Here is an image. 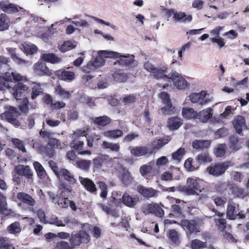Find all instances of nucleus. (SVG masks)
<instances>
[{
	"mask_svg": "<svg viewBox=\"0 0 249 249\" xmlns=\"http://www.w3.org/2000/svg\"><path fill=\"white\" fill-rule=\"evenodd\" d=\"M206 246V242H202L198 239L192 241L191 247L192 249H203Z\"/></svg>",
	"mask_w": 249,
	"mask_h": 249,
	"instance_id": "50",
	"label": "nucleus"
},
{
	"mask_svg": "<svg viewBox=\"0 0 249 249\" xmlns=\"http://www.w3.org/2000/svg\"><path fill=\"white\" fill-rule=\"evenodd\" d=\"M232 124L238 134L242 132L243 128L246 126L245 119L241 116H238L235 117L233 121Z\"/></svg>",
	"mask_w": 249,
	"mask_h": 249,
	"instance_id": "24",
	"label": "nucleus"
},
{
	"mask_svg": "<svg viewBox=\"0 0 249 249\" xmlns=\"http://www.w3.org/2000/svg\"><path fill=\"white\" fill-rule=\"evenodd\" d=\"M65 192L70 193L71 190L66 188L62 189H59V196L55 195L52 192H49L48 195L54 203L57 204L62 208H66L68 207L70 200L67 197H66V195H63V193Z\"/></svg>",
	"mask_w": 249,
	"mask_h": 249,
	"instance_id": "7",
	"label": "nucleus"
},
{
	"mask_svg": "<svg viewBox=\"0 0 249 249\" xmlns=\"http://www.w3.org/2000/svg\"><path fill=\"white\" fill-rule=\"evenodd\" d=\"M112 76L114 81L118 82H123L126 80L127 77L126 74L119 70L116 71Z\"/></svg>",
	"mask_w": 249,
	"mask_h": 249,
	"instance_id": "42",
	"label": "nucleus"
},
{
	"mask_svg": "<svg viewBox=\"0 0 249 249\" xmlns=\"http://www.w3.org/2000/svg\"><path fill=\"white\" fill-rule=\"evenodd\" d=\"M141 210L145 214L153 213L159 217L164 215L163 209L157 203H146L142 205Z\"/></svg>",
	"mask_w": 249,
	"mask_h": 249,
	"instance_id": "10",
	"label": "nucleus"
},
{
	"mask_svg": "<svg viewBox=\"0 0 249 249\" xmlns=\"http://www.w3.org/2000/svg\"><path fill=\"white\" fill-rule=\"evenodd\" d=\"M98 55L105 59V58H116L120 56V53L117 52L101 50L98 52Z\"/></svg>",
	"mask_w": 249,
	"mask_h": 249,
	"instance_id": "29",
	"label": "nucleus"
},
{
	"mask_svg": "<svg viewBox=\"0 0 249 249\" xmlns=\"http://www.w3.org/2000/svg\"><path fill=\"white\" fill-rule=\"evenodd\" d=\"M15 170L18 175L24 176L28 178H30L32 177V171L28 166H24L19 165L15 168Z\"/></svg>",
	"mask_w": 249,
	"mask_h": 249,
	"instance_id": "25",
	"label": "nucleus"
},
{
	"mask_svg": "<svg viewBox=\"0 0 249 249\" xmlns=\"http://www.w3.org/2000/svg\"><path fill=\"white\" fill-rule=\"evenodd\" d=\"M91 227L90 225L85 224L82 230L71 234L69 241L74 249L80 244H87L90 241V236L86 230L88 229H90Z\"/></svg>",
	"mask_w": 249,
	"mask_h": 249,
	"instance_id": "2",
	"label": "nucleus"
},
{
	"mask_svg": "<svg viewBox=\"0 0 249 249\" xmlns=\"http://www.w3.org/2000/svg\"><path fill=\"white\" fill-rule=\"evenodd\" d=\"M231 107L230 106L227 107L224 112L220 114L219 116L215 117L213 119L218 123H223V121L221 118H226L231 113Z\"/></svg>",
	"mask_w": 249,
	"mask_h": 249,
	"instance_id": "48",
	"label": "nucleus"
},
{
	"mask_svg": "<svg viewBox=\"0 0 249 249\" xmlns=\"http://www.w3.org/2000/svg\"><path fill=\"white\" fill-rule=\"evenodd\" d=\"M94 122L99 125L105 126L110 122V119L107 116H103L96 118Z\"/></svg>",
	"mask_w": 249,
	"mask_h": 249,
	"instance_id": "54",
	"label": "nucleus"
},
{
	"mask_svg": "<svg viewBox=\"0 0 249 249\" xmlns=\"http://www.w3.org/2000/svg\"><path fill=\"white\" fill-rule=\"evenodd\" d=\"M123 203L130 208L134 207L139 201L137 196H131L128 194H124L122 196Z\"/></svg>",
	"mask_w": 249,
	"mask_h": 249,
	"instance_id": "21",
	"label": "nucleus"
},
{
	"mask_svg": "<svg viewBox=\"0 0 249 249\" xmlns=\"http://www.w3.org/2000/svg\"><path fill=\"white\" fill-rule=\"evenodd\" d=\"M211 143L210 140H195L193 142V146L196 149L207 148Z\"/></svg>",
	"mask_w": 249,
	"mask_h": 249,
	"instance_id": "35",
	"label": "nucleus"
},
{
	"mask_svg": "<svg viewBox=\"0 0 249 249\" xmlns=\"http://www.w3.org/2000/svg\"><path fill=\"white\" fill-rule=\"evenodd\" d=\"M197 160L199 162H209L212 161V159L209 154L206 152H203L197 156Z\"/></svg>",
	"mask_w": 249,
	"mask_h": 249,
	"instance_id": "55",
	"label": "nucleus"
},
{
	"mask_svg": "<svg viewBox=\"0 0 249 249\" xmlns=\"http://www.w3.org/2000/svg\"><path fill=\"white\" fill-rule=\"evenodd\" d=\"M185 149L183 148H180L177 151L172 154V160L174 163H179L185 155Z\"/></svg>",
	"mask_w": 249,
	"mask_h": 249,
	"instance_id": "34",
	"label": "nucleus"
},
{
	"mask_svg": "<svg viewBox=\"0 0 249 249\" xmlns=\"http://www.w3.org/2000/svg\"><path fill=\"white\" fill-rule=\"evenodd\" d=\"M231 165L230 162L217 163L208 167L207 171L210 175L218 176L224 174Z\"/></svg>",
	"mask_w": 249,
	"mask_h": 249,
	"instance_id": "9",
	"label": "nucleus"
},
{
	"mask_svg": "<svg viewBox=\"0 0 249 249\" xmlns=\"http://www.w3.org/2000/svg\"><path fill=\"white\" fill-rule=\"evenodd\" d=\"M13 245L4 238H0V249H14Z\"/></svg>",
	"mask_w": 249,
	"mask_h": 249,
	"instance_id": "58",
	"label": "nucleus"
},
{
	"mask_svg": "<svg viewBox=\"0 0 249 249\" xmlns=\"http://www.w3.org/2000/svg\"><path fill=\"white\" fill-rule=\"evenodd\" d=\"M47 222L48 224L54 225L57 227H65L66 225L70 223V219L69 217L62 218L53 215L48 219Z\"/></svg>",
	"mask_w": 249,
	"mask_h": 249,
	"instance_id": "19",
	"label": "nucleus"
},
{
	"mask_svg": "<svg viewBox=\"0 0 249 249\" xmlns=\"http://www.w3.org/2000/svg\"><path fill=\"white\" fill-rule=\"evenodd\" d=\"M13 80L15 82H25L27 81L26 77L21 75L16 71L9 70L3 76H0V84L3 88L10 90L14 98L17 100L21 97L22 93L27 90L28 88L22 83H18L12 87Z\"/></svg>",
	"mask_w": 249,
	"mask_h": 249,
	"instance_id": "1",
	"label": "nucleus"
},
{
	"mask_svg": "<svg viewBox=\"0 0 249 249\" xmlns=\"http://www.w3.org/2000/svg\"><path fill=\"white\" fill-rule=\"evenodd\" d=\"M11 142L14 146L17 148L19 151H21L23 153H25L26 152V148L25 147L24 142L17 138H13L11 140Z\"/></svg>",
	"mask_w": 249,
	"mask_h": 249,
	"instance_id": "49",
	"label": "nucleus"
},
{
	"mask_svg": "<svg viewBox=\"0 0 249 249\" xmlns=\"http://www.w3.org/2000/svg\"><path fill=\"white\" fill-rule=\"evenodd\" d=\"M22 48L21 49H23L24 51L27 53L32 54L34 53L37 51V47L31 43H25L22 45Z\"/></svg>",
	"mask_w": 249,
	"mask_h": 249,
	"instance_id": "41",
	"label": "nucleus"
},
{
	"mask_svg": "<svg viewBox=\"0 0 249 249\" xmlns=\"http://www.w3.org/2000/svg\"><path fill=\"white\" fill-rule=\"evenodd\" d=\"M207 93L205 90L199 92L191 93L185 99V101H190L192 104L202 107L208 104L211 101L207 97Z\"/></svg>",
	"mask_w": 249,
	"mask_h": 249,
	"instance_id": "6",
	"label": "nucleus"
},
{
	"mask_svg": "<svg viewBox=\"0 0 249 249\" xmlns=\"http://www.w3.org/2000/svg\"><path fill=\"white\" fill-rule=\"evenodd\" d=\"M212 111L213 109L210 107L203 109L199 112L197 118H198L201 122L206 123L209 119L212 118Z\"/></svg>",
	"mask_w": 249,
	"mask_h": 249,
	"instance_id": "26",
	"label": "nucleus"
},
{
	"mask_svg": "<svg viewBox=\"0 0 249 249\" xmlns=\"http://www.w3.org/2000/svg\"><path fill=\"white\" fill-rule=\"evenodd\" d=\"M129 149L131 154L136 157L142 156L147 153L148 151L147 148L145 146H130Z\"/></svg>",
	"mask_w": 249,
	"mask_h": 249,
	"instance_id": "30",
	"label": "nucleus"
},
{
	"mask_svg": "<svg viewBox=\"0 0 249 249\" xmlns=\"http://www.w3.org/2000/svg\"><path fill=\"white\" fill-rule=\"evenodd\" d=\"M193 160L192 158H188L185 160L184 163V167L188 171H193L196 170L197 167L193 164Z\"/></svg>",
	"mask_w": 249,
	"mask_h": 249,
	"instance_id": "63",
	"label": "nucleus"
},
{
	"mask_svg": "<svg viewBox=\"0 0 249 249\" xmlns=\"http://www.w3.org/2000/svg\"><path fill=\"white\" fill-rule=\"evenodd\" d=\"M0 8L4 12L13 14L18 12H24L25 10L16 4L10 3L8 1H3L0 2Z\"/></svg>",
	"mask_w": 249,
	"mask_h": 249,
	"instance_id": "12",
	"label": "nucleus"
},
{
	"mask_svg": "<svg viewBox=\"0 0 249 249\" xmlns=\"http://www.w3.org/2000/svg\"><path fill=\"white\" fill-rule=\"evenodd\" d=\"M77 164L79 168L84 170H87L91 165V161L88 160H80L77 161Z\"/></svg>",
	"mask_w": 249,
	"mask_h": 249,
	"instance_id": "59",
	"label": "nucleus"
},
{
	"mask_svg": "<svg viewBox=\"0 0 249 249\" xmlns=\"http://www.w3.org/2000/svg\"><path fill=\"white\" fill-rule=\"evenodd\" d=\"M165 106L161 108L162 113L165 115H171L175 112V107H173L171 103L165 104Z\"/></svg>",
	"mask_w": 249,
	"mask_h": 249,
	"instance_id": "56",
	"label": "nucleus"
},
{
	"mask_svg": "<svg viewBox=\"0 0 249 249\" xmlns=\"http://www.w3.org/2000/svg\"><path fill=\"white\" fill-rule=\"evenodd\" d=\"M41 58L44 61L52 64L59 63L61 61L60 58L52 53H43L41 55Z\"/></svg>",
	"mask_w": 249,
	"mask_h": 249,
	"instance_id": "28",
	"label": "nucleus"
},
{
	"mask_svg": "<svg viewBox=\"0 0 249 249\" xmlns=\"http://www.w3.org/2000/svg\"><path fill=\"white\" fill-rule=\"evenodd\" d=\"M179 191L187 195H199V192H201V187L197 180L193 178H188L185 186H178Z\"/></svg>",
	"mask_w": 249,
	"mask_h": 249,
	"instance_id": "4",
	"label": "nucleus"
},
{
	"mask_svg": "<svg viewBox=\"0 0 249 249\" xmlns=\"http://www.w3.org/2000/svg\"><path fill=\"white\" fill-rule=\"evenodd\" d=\"M17 198L18 200L28 205V206L33 207L36 204V201L30 195L25 193H18L17 194Z\"/></svg>",
	"mask_w": 249,
	"mask_h": 249,
	"instance_id": "20",
	"label": "nucleus"
},
{
	"mask_svg": "<svg viewBox=\"0 0 249 249\" xmlns=\"http://www.w3.org/2000/svg\"><path fill=\"white\" fill-rule=\"evenodd\" d=\"M42 92V89L40 85L37 83H34L32 88V98L35 99L37 96L39 95Z\"/></svg>",
	"mask_w": 249,
	"mask_h": 249,
	"instance_id": "57",
	"label": "nucleus"
},
{
	"mask_svg": "<svg viewBox=\"0 0 249 249\" xmlns=\"http://www.w3.org/2000/svg\"><path fill=\"white\" fill-rule=\"evenodd\" d=\"M169 237L175 244L179 243V236L178 232L175 230H171L168 232Z\"/></svg>",
	"mask_w": 249,
	"mask_h": 249,
	"instance_id": "61",
	"label": "nucleus"
},
{
	"mask_svg": "<svg viewBox=\"0 0 249 249\" xmlns=\"http://www.w3.org/2000/svg\"><path fill=\"white\" fill-rule=\"evenodd\" d=\"M227 147L226 144H219L214 149V154L217 157H222L225 154Z\"/></svg>",
	"mask_w": 249,
	"mask_h": 249,
	"instance_id": "43",
	"label": "nucleus"
},
{
	"mask_svg": "<svg viewBox=\"0 0 249 249\" xmlns=\"http://www.w3.org/2000/svg\"><path fill=\"white\" fill-rule=\"evenodd\" d=\"M19 114L18 109L12 106H7L5 111L1 114L2 120H5L15 126H18L20 124L18 120V117Z\"/></svg>",
	"mask_w": 249,
	"mask_h": 249,
	"instance_id": "5",
	"label": "nucleus"
},
{
	"mask_svg": "<svg viewBox=\"0 0 249 249\" xmlns=\"http://www.w3.org/2000/svg\"><path fill=\"white\" fill-rule=\"evenodd\" d=\"M228 134V131L225 128H221L218 129L214 134L215 139H219L225 137Z\"/></svg>",
	"mask_w": 249,
	"mask_h": 249,
	"instance_id": "64",
	"label": "nucleus"
},
{
	"mask_svg": "<svg viewBox=\"0 0 249 249\" xmlns=\"http://www.w3.org/2000/svg\"><path fill=\"white\" fill-rule=\"evenodd\" d=\"M55 75L61 80L70 82L75 78V74L73 71H66L65 69H60L56 71Z\"/></svg>",
	"mask_w": 249,
	"mask_h": 249,
	"instance_id": "16",
	"label": "nucleus"
},
{
	"mask_svg": "<svg viewBox=\"0 0 249 249\" xmlns=\"http://www.w3.org/2000/svg\"><path fill=\"white\" fill-rule=\"evenodd\" d=\"M192 16L190 15H187L184 12H178L175 14L174 19L175 21L184 23L190 22L192 20Z\"/></svg>",
	"mask_w": 249,
	"mask_h": 249,
	"instance_id": "31",
	"label": "nucleus"
},
{
	"mask_svg": "<svg viewBox=\"0 0 249 249\" xmlns=\"http://www.w3.org/2000/svg\"><path fill=\"white\" fill-rule=\"evenodd\" d=\"M82 81L84 85L90 89H95L96 88V81L93 77L91 75H86L83 76Z\"/></svg>",
	"mask_w": 249,
	"mask_h": 249,
	"instance_id": "36",
	"label": "nucleus"
},
{
	"mask_svg": "<svg viewBox=\"0 0 249 249\" xmlns=\"http://www.w3.org/2000/svg\"><path fill=\"white\" fill-rule=\"evenodd\" d=\"M178 224L184 230H188L190 233H196L199 231V225L195 220H182Z\"/></svg>",
	"mask_w": 249,
	"mask_h": 249,
	"instance_id": "14",
	"label": "nucleus"
},
{
	"mask_svg": "<svg viewBox=\"0 0 249 249\" xmlns=\"http://www.w3.org/2000/svg\"><path fill=\"white\" fill-rule=\"evenodd\" d=\"M121 178L122 181L125 185L130 183L132 180L130 173L127 171L124 170H123Z\"/></svg>",
	"mask_w": 249,
	"mask_h": 249,
	"instance_id": "60",
	"label": "nucleus"
},
{
	"mask_svg": "<svg viewBox=\"0 0 249 249\" xmlns=\"http://www.w3.org/2000/svg\"><path fill=\"white\" fill-rule=\"evenodd\" d=\"M102 148L106 149H109L113 152H118L120 149V145L118 143H114L104 141L102 145Z\"/></svg>",
	"mask_w": 249,
	"mask_h": 249,
	"instance_id": "40",
	"label": "nucleus"
},
{
	"mask_svg": "<svg viewBox=\"0 0 249 249\" xmlns=\"http://www.w3.org/2000/svg\"><path fill=\"white\" fill-rule=\"evenodd\" d=\"M182 114L184 118L187 119H194L198 116V113L191 107H183L182 109Z\"/></svg>",
	"mask_w": 249,
	"mask_h": 249,
	"instance_id": "27",
	"label": "nucleus"
},
{
	"mask_svg": "<svg viewBox=\"0 0 249 249\" xmlns=\"http://www.w3.org/2000/svg\"><path fill=\"white\" fill-rule=\"evenodd\" d=\"M226 213L227 218L231 220L236 219L237 216L240 218L245 217V215L241 214V212L239 210L238 204L232 200L228 202Z\"/></svg>",
	"mask_w": 249,
	"mask_h": 249,
	"instance_id": "8",
	"label": "nucleus"
},
{
	"mask_svg": "<svg viewBox=\"0 0 249 249\" xmlns=\"http://www.w3.org/2000/svg\"><path fill=\"white\" fill-rule=\"evenodd\" d=\"M166 70L165 68H163L162 69L156 68L152 73L153 75L155 78L158 79H163L164 81L167 83L168 80H170V76L169 74L168 75L166 74Z\"/></svg>",
	"mask_w": 249,
	"mask_h": 249,
	"instance_id": "22",
	"label": "nucleus"
},
{
	"mask_svg": "<svg viewBox=\"0 0 249 249\" xmlns=\"http://www.w3.org/2000/svg\"><path fill=\"white\" fill-rule=\"evenodd\" d=\"M169 79L167 83L163 86V89L170 86L171 87V82L175 87L178 89H184L189 87V85L185 78L179 73L176 71H172L169 74Z\"/></svg>",
	"mask_w": 249,
	"mask_h": 249,
	"instance_id": "3",
	"label": "nucleus"
},
{
	"mask_svg": "<svg viewBox=\"0 0 249 249\" xmlns=\"http://www.w3.org/2000/svg\"><path fill=\"white\" fill-rule=\"evenodd\" d=\"M137 191L142 196L146 198L156 197L159 193L158 191L151 187H145L141 185L137 186Z\"/></svg>",
	"mask_w": 249,
	"mask_h": 249,
	"instance_id": "17",
	"label": "nucleus"
},
{
	"mask_svg": "<svg viewBox=\"0 0 249 249\" xmlns=\"http://www.w3.org/2000/svg\"><path fill=\"white\" fill-rule=\"evenodd\" d=\"M21 229L20 224L18 222L12 223L7 228V231L12 234L19 233L21 231Z\"/></svg>",
	"mask_w": 249,
	"mask_h": 249,
	"instance_id": "46",
	"label": "nucleus"
},
{
	"mask_svg": "<svg viewBox=\"0 0 249 249\" xmlns=\"http://www.w3.org/2000/svg\"><path fill=\"white\" fill-rule=\"evenodd\" d=\"M133 55H122L117 58V61L114 63V65L118 64L122 66H127L130 68H134L137 66V62L135 61Z\"/></svg>",
	"mask_w": 249,
	"mask_h": 249,
	"instance_id": "11",
	"label": "nucleus"
},
{
	"mask_svg": "<svg viewBox=\"0 0 249 249\" xmlns=\"http://www.w3.org/2000/svg\"><path fill=\"white\" fill-rule=\"evenodd\" d=\"M55 91L56 94L59 95L62 98H68L70 95V92L63 89L60 85L56 87Z\"/></svg>",
	"mask_w": 249,
	"mask_h": 249,
	"instance_id": "52",
	"label": "nucleus"
},
{
	"mask_svg": "<svg viewBox=\"0 0 249 249\" xmlns=\"http://www.w3.org/2000/svg\"><path fill=\"white\" fill-rule=\"evenodd\" d=\"M182 124V120L178 117H171L169 119L167 126L171 130L178 129Z\"/></svg>",
	"mask_w": 249,
	"mask_h": 249,
	"instance_id": "32",
	"label": "nucleus"
},
{
	"mask_svg": "<svg viewBox=\"0 0 249 249\" xmlns=\"http://www.w3.org/2000/svg\"><path fill=\"white\" fill-rule=\"evenodd\" d=\"M77 45V43L74 41H65L60 46V51L63 53L66 52L74 48Z\"/></svg>",
	"mask_w": 249,
	"mask_h": 249,
	"instance_id": "39",
	"label": "nucleus"
},
{
	"mask_svg": "<svg viewBox=\"0 0 249 249\" xmlns=\"http://www.w3.org/2000/svg\"><path fill=\"white\" fill-rule=\"evenodd\" d=\"M123 131L120 129L107 131L104 132L103 135L106 137L117 138L123 135Z\"/></svg>",
	"mask_w": 249,
	"mask_h": 249,
	"instance_id": "44",
	"label": "nucleus"
},
{
	"mask_svg": "<svg viewBox=\"0 0 249 249\" xmlns=\"http://www.w3.org/2000/svg\"><path fill=\"white\" fill-rule=\"evenodd\" d=\"M7 211V204L6 197L0 193V214L5 213Z\"/></svg>",
	"mask_w": 249,
	"mask_h": 249,
	"instance_id": "53",
	"label": "nucleus"
},
{
	"mask_svg": "<svg viewBox=\"0 0 249 249\" xmlns=\"http://www.w3.org/2000/svg\"><path fill=\"white\" fill-rule=\"evenodd\" d=\"M33 70L35 73L38 75L50 76L52 74V71L48 69L45 63L40 61L34 64Z\"/></svg>",
	"mask_w": 249,
	"mask_h": 249,
	"instance_id": "13",
	"label": "nucleus"
},
{
	"mask_svg": "<svg viewBox=\"0 0 249 249\" xmlns=\"http://www.w3.org/2000/svg\"><path fill=\"white\" fill-rule=\"evenodd\" d=\"M230 147L232 150L236 151L240 149L242 145L239 142L237 138L232 136L230 138Z\"/></svg>",
	"mask_w": 249,
	"mask_h": 249,
	"instance_id": "47",
	"label": "nucleus"
},
{
	"mask_svg": "<svg viewBox=\"0 0 249 249\" xmlns=\"http://www.w3.org/2000/svg\"><path fill=\"white\" fill-rule=\"evenodd\" d=\"M56 176L59 180H66L71 184L73 185L76 183V180L73 175L66 169H60L59 172Z\"/></svg>",
	"mask_w": 249,
	"mask_h": 249,
	"instance_id": "18",
	"label": "nucleus"
},
{
	"mask_svg": "<svg viewBox=\"0 0 249 249\" xmlns=\"http://www.w3.org/2000/svg\"><path fill=\"white\" fill-rule=\"evenodd\" d=\"M54 249H74V247L70 242L61 241L56 244Z\"/></svg>",
	"mask_w": 249,
	"mask_h": 249,
	"instance_id": "51",
	"label": "nucleus"
},
{
	"mask_svg": "<svg viewBox=\"0 0 249 249\" xmlns=\"http://www.w3.org/2000/svg\"><path fill=\"white\" fill-rule=\"evenodd\" d=\"M79 179L82 185L88 191L91 193H94L96 191L95 185L91 179L80 176L79 177Z\"/></svg>",
	"mask_w": 249,
	"mask_h": 249,
	"instance_id": "23",
	"label": "nucleus"
},
{
	"mask_svg": "<svg viewBox=\"0 0 249 249\" xmlns=\"http://www.w3.org/2000/svg\"><path fill=\"white\" fill-rule=\"evenodd\" d=\"M84 142L82 141H76L71 142V146L75 150H77L79 152V153L81 155H90L91 152L90 151L82 150L84 147Z\"/></svg>",
	"mask_w": 249,
	"mask_h": 249,
	"instance_id": "33",
	"label": "nucleus"
},
{
	"mask_svg": "<svg viewBox=\"0 0 249 249\" xmlns=\"http://www.w3.org/2000/svg\"><path fill=\"white\" fill-rule=\"evenodd\" d=\"M34 166L39 178H45L46 171L41 164L37 161H35Z\"/></svg>",
	"mask_w": 249,
	"mask_h": 249,
	"instance_id": "45",
	"label": "nucleus"
},
{
	"mask_svg": "<svg viewBox=\"0 0 249 249\" xmlns=\"http://www.w3.org/2000/svg\"><path fill=\"white\" fill-rule=\"evenodd\" d=\"M40 135L44 141L48 142L50 139L53 137L54 133L50 131L41 130L40 132Z\"/></svg>",
	"mask_w": 249,
	"mask_h": 249,
	"instance_id": "62",
	"label": "nucleus"
},
{
	"mask_svg": "<svg viewBox=\"0 0 249 249\" xmlns=\"http://www.w3.org/2000/svg\"><path fill=\"white\" fill-rule=\"evenodd\" d=\"M105 63V60L99 55L94 60L90 61L87 66L83 67V71L88 73L91 70L103 66Z\"/></svg>",
	"mask_w": 249,
	"mask_h": 249,
	"instance_id": "15",
	"label": "nucleus"
},
{
	"mask_svg": "<svg viewBox=\"0 0 249 249\" xmlns=\"http://www.w3.org/2000/svg\"><path fill=\"white\" fill-rule=\"evenodd\" d=\"M10 26V20L5 14H1L0 16V31L7 30Z\"/></svg>",
	"mask_w": 249,
	"mask_h": 249,
	"instance_id": "38",
	"label": "nucleus"
},
{
	"mask_svg": "<svg viewBox=\"0 0 249 249\" xmlns=\"http://www.w3.org/2000/svg\"><path fill=\"white\" fill-rule=\"evenodd\" d=\"M170 140L169 137L161 139L155 140L152 143V147L153 150L159 149L166 144H167Z\"/></svg>",
	"mask_w": 249,
	"mask_h": 249,
	"instance_id": "37",
	"label": "nucleus"
}]
</instances>
